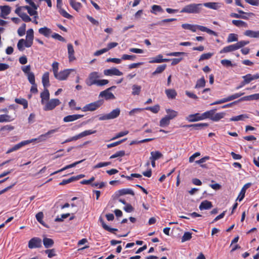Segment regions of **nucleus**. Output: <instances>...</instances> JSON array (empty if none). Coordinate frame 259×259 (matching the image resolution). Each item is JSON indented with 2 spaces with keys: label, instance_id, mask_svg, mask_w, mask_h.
<instances>
[{
  "label": "nucleus",
  "instance_id": "1",
  "mask_svg": "<svg viewBox=\"0 0 259 259\" xmlns=\"http://www.w3.org/2000/svg\"><path fill=\"white\" fill-rule=\"evenodd\" d=\"M58 128L51 130L49 131L48 132H47L46 133H45V134L40 135L37 138L32 139L30 140H26V141H22V142L17 144L16 145H14L13 147L10 148L9 149H8V151L6 152V153L9 154L13 151L18 150L19 149H20L21 147H22L23 146H24L28 144H29L32 142H34V141H38V142H41V141H45L46 140L47 137L48 135L53 134L58 132Z\"/></svg>",
  "mask_w": 259,
  "mask_h": 259
},
{
  "label": "nucleus",
  "instance_id": "2",
  "mask_svg": "<svg viewBox=\"0 0 259 259\" xmlns=\"http://www.w3.org/2000/svg\"><path fill=\"white\" fill-rule=\"evenodd\" d=\"M202 4H191L185 6L180 11L181 13L189 14H199L202 9Z\"/></svg>",
  "mask_w": 259,
  "mask_h": 259
},
{
  "label": "nucleus",
  "instance_id": "3",
  "mask_svg": "<svg viewBox=\"0 0 259 259\" xmlns=\"http://www.w3.org/2000/svg\"><path fill=\"white\" fill-rule=\"evenodd\" d=\"M60 104L61 102L58 99H52L44 104L43 109L46 111L52 110Z\"/></svg>",
  "mask_w": 259,
  "mask_h": 259
},
{
  "label": "nucleus",
  "instance_id": "4",
  "mask_svg": "<svg viewBox=\"0 0 259 259\" xmlns=\"http://www.w3.org/2000/svg\"><path fill=\"white\" fill-rule=\"evenodd\" d=\"M103 104V101L99 100L93 103L87 104L82 108L84 112L93 111L99 108Z\"/></svg>",
  "mask_w": 259,
  "mask_h": 259
},
{
  "label": "nucleus",
  "instance_id": "5",
  "mask_svg": "<svg viewBox=\"0 0 259 259\" xmlns=\"http://www.w3.org/2000/svg\"><path fill=\"white\" fill-rule=\"evenodd\" d=\"M120 110L119 108H117L114 110H113L110 113L104 114L102 116H101L99 119L100 120H109V119H112L117 118L120 114Z\"/></svg>",
  "mask_w": 259,
  "mask_h": 259
},
{
  "label": "nucleus",
  "instance_id": "6",
  "mask_svg": "<svg viewBox=\"0 0 259 259\" xmlns=\"http://www.w3.org/2000/svg\"><path fill=\"white\" fill-rule=\"evenodd\" d=\"M74 69H66L58 72L54 77L59 80H66L71 72H75Z\"/></svg>",
  "mask_w": 259,
  "mask_h": 259
},
{
  "label": "nucleus",
  "instance_id": "7",
  "mask_svg": "<svg viewBox=\"0 0 259 259\" xmlns=\"http://www.w3.org/2000/svg\"><path fill=\"white\" fill-rule=\"evenodd\" d=\"M42 246L41 239L38 237H33L28 242V247L30 249L40 248Z\"/></svg>",
  "mask_w": 259,
  "mask_h": 259
},
{
  "label": "nucleus",
  "instance_id": "8",
  "mask_svg": "<svg viewBox=\"0 0 259 259\" xmlns=\"http://www.w3.org/2000/svg\"><path fill=\"white\" fill-rule=\"evenodd\" d=\"M99 77L98 72H93L89 74L88 78L85 80V83L88 86L96 84Z\"/></svg>",
  "mask_w": 259,
  "mask_h": 259
},
{
  "label": "nucleus",
  "instance_id": "9",
  "mask_svg": "<svg viewBox=\"0 0 259 259\" xmlns=\"http://www.w3.org/2000/svg\"><path fill=\"white\" fill-rule=\"evenodd\" d=\"M104 74L106 76H121L123 75V73L117 68L113 67L110 69L104 70Z\"/></svg>",
  "mask_w": 259,
  "mask_h": 259
},
{
  "label": "nucleus",
  "instance_id": "10",
  "mask_svg": "<svg viewBox=\"0 0 259 259\" xmlns=\"http://www.w3.org/2000/svg\"><path fill=\"white\" fill-rule=\"evenodd\" d=\"M209 124L207 123H199L192 124H186L182 125L183 127H192L196 130H199L203 128V127H208Z\"/></svg>",
  "mask_w": 259,
  "mask_h": 259
},
{
  "label": "nucleus",
  "instance_id": "11",
  "mask_svg": "<svg viewBox=\"0 0 259 259\" xmlns=\"http://www.w3.org/2000/svg\"><path fill=\"white\" fill-rule=\"evenodd\" d=\"M126 194H130L132 196H134L135 193L132 189L130 188L120 189L115 193V195L117 197Z\"/></svg>",
  "mask_w": 259,
  "mask_h": 259
},
{
  "label": "nucleus",
  "instance_id": "12",
  "mask_svg": "<svg viewBox=\"0 0 259 259\" xmlns=\"http://www.w3.org/2000/svg\"><path fill=\"white\" fill-rule=\"evenodd\" d=\"M67 51L68 54V59L69 62H72L76 59L74 56V50L73 45L71 44H68L67 45Z\"/></svg>",
  "mask_w": 259,
  "mask_h": 259
},
{
  "label": "nucleus",
  "instance_id": "13",
  "mask_svg": "<svg viewBox=\"0 0 259 259\" xmlns=\"http://www.w3.org/2000/svg\"><path fill=\"white\" fill-rule=\"evenodd\" d=\"M40 97L41 98V103L44 105L50 100V93L49 90L45 88L44 91L40 93Z\"/></svg>",
  "mask_w": 259,
  "mask_h": 259
},
{
  "label": "nucleus",
  "instance_id": "14",
  "mask_svg": "<svg viewBox=\"0 0 259 259\" xmlns=\"http://www.w3.org/2000/svg\"><path fill=\"white\" fill-rule=\"evenodd\" d=\"M242 78L244 79V81L248 84L253 80L259 79V73H257L253 75L248 73L243 76Z\"/></svg>",
  "mask_w": 259,
  "mask_h": 259
},
{
  "label": "nucleus",
  "instance_id": "15",
  "mask_svg": "<svg viewBox=\"0 0 259 259\" xmlns=\"http://www.w3.org/2000/svg\"><path fill=\"white\" fill-rule=\"evenodd\" d=\"M186 119L189 122H196L202 120L201 114L199 113L190 114L186 117Z\"/></svg>",
  "mask_w": 259,
  "mask_h": 259
},
{
  "label": "nucleus",
  "instance_id": "16",
  "mask_svg": "<svg viewBox=\"0 0 259 259\" xmlns=\"http://www.w3.org/2000/svg\"><path fill=\"white\" fill-rule=\"evenodd\" d=\"M99 97H104L106 100L115 99V97L113 94L107 89L100 92Z\"/></svg>",
  "mask_w": 259,
  "mask_h": 259
},
{
  "label": "nucleus",
  "instance_id": "17",
  "mask_svg": "<svg viewBox=\"0 0 259 259\" xmlns=\"http://www.w3.org/2000/svg\"><path fill=\"white\" fill-rule=\"evenodd\" d=\"M83 115L73 114L67 115L64 117L63 121L65 122H69L75 121L83 117Z\"/></svg>",
  "mask_w": 259,
  "mask_h": 259
},
{
  "label": "nucleus",
  "instance_id": "18",
  "mask_svg": "<svg viewBox=\"0 0 259 259\" xmlns=\"http://www.w3.org/2000/svg\"><path fill=\"white\" fill-rule=\"evenodd\" d=\"M85 159H82V160H81L80 161H76L72 164H69V165H67L66 166H65V167H63L62 168L58 170H57L53 173H52L50 175L51 176H53L54 175H55L56 174H58L60 172H61V171H63L66 169H67L68 168H72V167H73L74 166H75L76 165L81 163L82 162H83Z\"/></svg>",
  "mask_w": 259,
  "mask_h": 259
},
{
  "label": "nucleus",
  "instance_id": "19",
  "mask_svg": "<svg viewBox=\"0 0 259 259\" xmlns=\"http://www.w3.org/2000/svg\"><path fill=\"white\" fill-rule=\"evenodd\" d=\"M0 9L1 11L0 16L6 19V16L8 15L11 12V8L8 6H1Z\"/></svg>",
  "mask_w": 259,
  "mask_h": 259
},
{
  "label": "nucleus",
  "instance_id": "20",
  "mask_svg": "<svg viewBox=\"0 0 259 259\" xmlns=\"http://www.w3.org/2000/svg\"><path fill=\"white\" fill-rule=\"evenodd\" d=\"M38 32L46 37H49L52 35V31L47 27H44L38 29Z\"/></svg>",
  "mask_w": 259,
  "mask_h": 259
},
{
  "label": "nucleus",
  "instance_id": "21",
  "mask_svg": "<svg viewBox=\"0 0 259 259\" xmlns=\"http://www.w3.org/2000/svg\"><path fill=\"white\" fill-rule=\"evenodd\" d=\"M212 207V204L211 202L205 200L202 201L201 202V203L199 206V208L201 210H207V209H210Z\"/></svg>",
  "mask_w": 259,
  "mask_h": 259
},
{
  "label": "nucleus",
  "instance_id": "22",
  "mask_svg": "<svg viewBox=\"0 0 259 259\" xmlns=\"http://www.w3.org/2000/svg\"><path fill=\"white\" fill-rule=\"evenodd\" d=\"M49 72H46L42 76V83L45 88H47L50 85L49 80Z\"/></svg>",
  "mask_w": 259,
  "mask_h": 259
},
{
  "label": "nucleus",
  "instance_id": "23",
  "mask_svg": "<svg viewBox=\"0 0 259 259\" xmlns=\"http://www.w3.org/2000/svg\"><path fill=\"white\" fill-rule=\"evenodd\" d=\"M162 55L160 54L152 59V60L150 61V63H160L162 62H167L169 61L168 59H163Z\"/></svg>",
  "mask_w": 259,
  "mask_h": 259
},
{
  "label": "nucleus",
  "instance_id": "24",
  "mask_svg": "<svg viewBox=\"0 0 259 259\" xmlns=\"http://www.w3.org/2000/svg\"><path fill=\"white\" fill-rule=\"evenodd\" d=\"M165 93L169 99H175L177 96V93L175 89H166L165 91Z\"/></svg>",
  "mask_w": 259,
  "mask_h": 259
},
{
  "label": "nucleus",
  "instance_id": "25",
  "mask_svg": "<svg viewBox=\"0 0 259 259\" xmlns=\"http://www.w3.org/2000/svg\"><path fill=\"white\" fill-rule=\"evenodd\" d=\"M202 5L203 6L213 10H218L221 7L220 3L215 2L205 3Z\"/></svg>",
  "mask_w": 259,
  "mask_h": 259
},
{
  "label": "nucleus",
  "instance_id": "26",
  "mask_svg": "<svg viewBox=\"0 0 259 259\" xmlns=\"http://www.w3.org/2000/svg\"><path fill=\"white\" fill-rule=\"evenodd\" d=\"M244 35L251 38H259V30H247L244 32Z\"/></svg>",
  "mask_w": 259,
  "mask_h": 259
},
{
  "label": "nucleus",
  "instance_id": "27",
  "mask_svg": "<svg viewBox=\"0 0 259 259\" xmlns=\"http://www.w3.org/2000/svg\"><path fill=\"white\" fill-rule=\"evenodd\" d=\"M99 221L101 224V225L104 229L105 230L109 231L111 233H114L115 231H117L118 230L115 228H111L109 227L108 226H107L106 223H105L104 220L102 219V217L99 218Z\"/></svg>",
  "mask_w": 259,
  "mask_h": 259
},
{
  "label": "nucleus",
  "instance_id": "28",
  "mask_svg": "<svg viewBox=\"0 0 259 259\" xmlns=\"http://www.w3.org/2000/svg\"><path fill=\"white\" fill-rule=\"evenodd\" d=\"M217 109H212L209 111H206L201 114L202 119L209 118L212 120V118L214 115V114Z\"/></svg>",
  "mask_w": 259,
  "mask_h": 259
},
{
  "label": "nucleus",
  "instance_id": "29",
  "mask_svg": "<svg viewBox=\"0 0 259 259\" xmlns=\"http://www.w3.org/2000/svg\"><path fill=\"white\" fill-rule=\"evenodd\" d=\"M235 44L231 45L223 48L222 50H221L220 52L221 54L222 53H227L229 52H231L233 51H235L237 50Z\"/></svg>",
  "mask_w": 259,
  "mask_h": 259
},
{
  "label": "nucleus",
  "instance_id": "30",
  "mask_svg": "<svg viewBox=\"0 0 259 259\" xmlns=\"http://www.w3.org/2000/svg\"><path fill=\"white\" fill-rule=\"evenodd\" d=\"M166 112L167 115H165L170 120H171L177 117L178 115L177 111L170 109H166Z\"/></svg>",
  "mask_w": 259,
  "mask_h": 259
},
{
  "label": "nucleus",
  "instance_id": "31",
  "mask_svg": "<svg viewBox=\"0 0 259 259\" xmlns=\"http://www.w3.org/2000/svg\"><path fill=\"white\" fill-rule=\"evenodd\" d=\"M43 244L45 248H49L53 246L54 241L51 238L45 237L43 239Z\"/></svg>",
  "mask_w": 259,
  "mask_h": 259
},
{
  "label": "nucleus",
  "instance_id": "32",
  "mask_svg": "<svg viewBox=\"0 0 259 259\" xmlns=\"http://www.w3.org/2000/svg\"><path fill=\"white\" fill-rule=\"evenodd\" d=\"M232 24L238 27H245L246 28L248 27V24L246 22L240 20H233L232 21Z\"/></svg>",
  "mask_w": 259,
  "mask_h": 259
},
{
  "label": "nucleus",
  "instance_id": "33",
  "mask_svg": "<svg viewBox=\"0 0 259 259\" xmlns=\"http://www.w3.org/2000/svg\"><path fill=\"white\" fill-rule=\"evenodd\" d=\"M197 29L201 31L206 32L209 34L213 35L214 36L217 35V33L215 31H214L205 26L198 25H197Z\"/></svg>",
  "mask_w": 259,
  "mask_h": 259
},
{
  "label": "nucleus",
  "instance_id": "34",
  "mask_svg": "<svg viewBox=\"0 0 259 259\" xmlns=\"http://www.w3.org/2000/svg\"><path fill=\"white\" fill-rule=\"evenodd\" d=\"M69 4L71 7L76 11H79L82 7V5L79 2H76L74 0H69Z\"/></svg>",
  "mask_w": 259,
  "mask_h": 259
},
{
  "label": "nucleus",
  "instance_id": "35",
  "mask_svg": "<svg viewBox=\"0 0 259 259\" xmlns=\"http://www.w3.org/2000/svg\"><path fill=\"white\" fill-rule=\"evenodd\" d=\"M150 154L151 156L150 157L149 159H153L155 161L161 158L163 156L162 153L158 151H152L151 152Z\"/></svg>",
  "mask_w": 259,
  "mask_h": 259
},
{
  "label": "nucleus",
  "instance_id": "36",
  "mask_svg": "<svg viewBox=\"0 0 259 259\" xmlns=\"http://www.w3.org/2000/svg\"><path fill=\"white\" fill-rule=\"evenodd\" d=\"M249 116L247 114H243L236 116H233L230 118V121H237L239 120H244L246 118H248Z\"/></svg>",
  "mask_w": 259,
  "mask_h": 259
},
{
  "label": "nucleus",
  "instance_id": "37",
  "mask_svg": "<svg viewBox=\"0 0 259 259\" xmlns=\"http://www.w3.org/2000/svg\"><path fill=\"white\" fill-rule=\"evenodd\" d=\"M206 84V80L203 76L200 79H198L195 86V89H199L205 87Z\"/></svg>",
  "mask_w": 259,
  "mask_h": 259
},
{
  "label": "nucleus",
  "instance_id": "38",
  "mask_svg": "<svg viewBox=\"0 0 259 259\" xmlns=\"http://www.w3.org/2000/svg\"><path fill=\"white\" fill-rule=\"evenodd\" d=\"M15 102L17 104L22 105L24 109H26L28 107V102L24 98H15Z\"/></svg>",
  "mask_w": 259,
  "mask_h": 259
},
{
  "label": "nucleus",
  "instance_id": "39",
  "mask_svg": "<svg viewBox=\"0 0 259 259\" xmlns=\"http://www.w3.org/2000/svg\"><path fill=\"white\" fill-rule=\"evenodd\" d=\"M170 119L166 116L162 118L159 122V126L163 127L168 126L170 123Z\"/></svg>",
  "mask_w": 259,
  "mask_h": 259
},
{
  "label": "nucleus",
  "instance_id": "40",
  "mask_svg": "<svg viewBox=\"0 0 259 259\" xmlns=\"http://www.w3.org/2000/svg\"><path fill=\"white\" fill-rule=\"evenodd\" d=\"M225 114H226V113L224 112L217 113H214V115L213 116V117L212 118V120L213 121H215V122L218 121L221 119L224 118Z\"/></svg>",
  "mask_w": 259,
  "mask_h": 259
},
{
  "label": "nucleus",
  "instance_id": "41",
  "mask_svg": "<svg viewBox=\"0 0 259 259\" xmlns=\"http://www.w3.org/2000/svg\"><path fill=\"white\" fill-rule=\"evenodd\" d=\"M14 120V118L7 114L0 115V122H10Z\"/></svg>",
  "mask_w": 259,
  "mask_h": 259
},
{
  "label": "nucleus",
  "instance_id": "42",
  "mask_svg": "<svg viewBox=\"0 0 259 259\" xmlns=\"http://www.w3.org/2000/svg\"><path fill=\"white\" fill-rule=\"evenodd\" d=\"M166 67V64H163V65L158 66L156 68V70L153 72H152V75H155L157 74L162 73L165 69Z\"/></svg>",
  "mask_w": 259,
  "mask_h": 259
},
{
  "label": "nucleus",
  "instance_id": "43",
  "mask_svg": "<svg viewBox=\"0 0 259 259\" xmlns=\"http://www.w3.org/2000/svg\"><path fill=\"white\" fill-rule=\"evenodd\" d=\"M163 12V10L160 6L154 5L152 6V10H151L152 13L156 15L157 12L162 13Z\"/></svg>",
  "mask_w": 259,
  "mask_h": 259
},
{
  "label": "nucleus",
  "instance_id": "44",
  "mask_svg": "<svg viewBox=\"0 0 259 259\" xmlns=\"http://www.w3.org/2000/svg\"><path fill=\"white\" fill-rule=\"evenodd\" d=\"M238 40V35L235 33H230L227 37V41L232 42Z\"/></svg>",
  "mask_w": 259,
  "mask_h": 259
},
{
  "label": "nucleus",
  "instance_id": "45",
  "mask_svg": "<svg viewBox=\"0 0 259 259\" xmlns=\"http://www.w3.org/2000/svg\"><path fill=\"white\" fill-rule=\"evenodd\" d=\"M96 133V131H93L92 130H90L84 131L79 133L78 135L79 136V138L80 139L82 137L95 134Z\"/></svg>",
  "mask_w": 259,
  "mask_h": 259
},
{
  "label": "nucleus",
  "instance_id": "46",
  "mask_svg": "<svg viewBox=\"0 0 259 259\" xmlns=\"http://www.w3.org/2000/svg\"><path fill=\"white\" fill-rule=\"evenodd\" d=\"M141 91V87L140 85L134 84L132 86V95H139Z\"/></svg>",
  "mask_w": 259,
  "mask_h": 259
},
{
  "label": "nucleus",
  "instance_id": "47",
  "mask_svg": "<svg viewBox=\"0 0 259 259\" xmlns=\"http://www.w3.org/2000/svg\"><path fill=\"white\" fill-rule=\"evenodd\" d=\"M125 155V151L124 150H120L117 151L115 154L112 155L110 157V159H113L117 157H122Z\"/></svg>",
  "mask_w": 259,
  "mask_h": 259
},
{
  "label": "nucleus",
  "instance_id": "48",
  "mask_svg": "<svg viewBox=\"0 0 259 259\" xmlns=\"http://www.w3.org/2000/svg\"><path fill=\"white\" fill-rule=\"evenodd\" d=\"M144 109L149 110L154 113H157L160 110V106L158 105H156L153 107H147Z\"/></svg>",
  "mask_w": 259,
  "mask_h": 259
},
{
  "label": "nucleus",
  "instance_id": "49",
  "mask_svg": "<svg viewBox=\"0 0 259 259\" xmlns=\"http://www.w3.org/2000/svg\"><path fill=\"white\" fill-rule=\"evenodd\" d=\"M76 103L73 99H71L68 103L69 107L71 110H79L81 109L80 107H76Z\"/></svg>",
  "mask_w": 259,
  "mask_h": 259
},
{
  "label": "nucleus",
  "instance_id": "50",
  "mask_svg": "<svg viewBox=\"0 0 259 259\" xmlns=\"http://www.w3.org/2000/svg\"><path fill=\"white\" fill-rule=\"evenodd\" d=\"M245 14L240 15L235 13H231L230 15L232 18H241L245 20L248 19V16H246Z\"/></svg>",
  "mask_w": 259,
  "mask_h": 259
},
{
  "label": "nucleus",
  "instance_id": "51",
  "mask_svg": "<svg viewBox=\"0 0 259 259\" xmlns=\"http://www.w3.org/2000/svg\"><path fill=\"white\" fill-rule=\"evenodd\" d=\"M191 238L192 233L189 232H186L184 234L183 236H182L181 241L182 242H184L185 241L190 240Z\"/></svg>",
  "mask_w": 259,
  "mask_h": 259
},
{
  "label": "nucleus",
  "instance_id": "52",
  "mask_svg": "<svg viewBox=\"0 0 259 259\" xmlns=\"http://www.w3.org/2000/svg\"><path fill=\"white\" fill-rule=\"evenodd\" d=\"M59 12L62 16L66 18L70 19L72 18V16L71 15L68 13L64 9L62 8L59 9Z\"/></svg>",
  "mask_w": 259,
  "mask_h": 259
},
{
  "label": "nucleus",
  "instance_id": "53",
  "mask_svg": "<svg viewBox=\"0 0 259 259\" xmlns=\"http://www.w3.org/2000/svg\"><path fill=\"white\" fill-rule=\"evenodd\" d=\"M45 253L48 254V256L49 258H52L57 255L56 253V250L54 248L51 249H47L45 250Z\"/></svg>",
  "mask_w": 259,
  "mask_h": 259
},
{
  "label": "nucleus",
  "instance_id": "54",
  "mask_svg": "<svg viewBox=\"0 0 259 259\" xmlns=\"http://www.w3.org/2000/svg\"><path fill=\"white\" fill-rule=\"evenodd\" d=\"M247 185H245L242 188V189L241 190V191L237 198V200H238L239 201H242L243 198H244L245 197V186H246Z\"/></svg>",
  "mask_w": 259,
  "mask_h": 259
},
{
  "label": "nucleus",
  "instance_id": "55",
  "mask_svg": "<svg viewBox=\"0 0 259 259\" xmlns=\"http://www.w3.org/2000/svg\"><path fill=\"white\" fill-rule=\"evenodd\" d=\"M212 55V53H210L203 54L200 56L198 61L200 62L204 60L209 59L211 57Z\"/></svg>",
  "mask_w": 259,
  "mask_h": 259
},
{
  "label": "nucleus",
  "instance_id": "56",
  "mask_svg": "<svg viewBox=\"0 0 259 259\" xmlns=\"http://www.w3.org/2000/svg\"><path fill=\"white\" fill-rule=\"evenodd\" d=\"M26 29V24L23 23L21 27L18 29V34L20 36H22L25 34Z\"/></svg>",
  "mask_w": 259,
  "mask_h": 259
},
{
  "label": "nucleus",
  "instance_id": "57",
  "mask_svg": "<svg viewBox=\"0 0 259 259\" xmlns=\"http://www.w3.org/2000/svg\"><path fill=\"white\" fill-rule=\"evenodd\" d=\"M52 67L54 75L56 76V75L59 72V63L57 62H54L52 65Z\"/></svg>",
  "mask_w": 259,
  "mask_h": 259
},
{
  "label": "nucleus",
  "instance_id": "58",
  "mask_svg": "<svg viewBox=\"0 0 259 259\" xmlns=\"http://www.w3.org/2000/svg\"><path fill=\"white\" fill-rule=\"evenodd\" d=\"M70 216L69 213L62 214L61 215V217L58 216L55 220V221L56 222H63L64 219L67 218Z\"/></svg>",
  "mask_w": 259,
  "mask_h": 259
},
{
  "label": "nucleus",
  "instance_id": "59",
  "mask_svg": "<svg viewBox=\"0 0 259 259\" xmlns=\"http://www.w3.org/2000/svg\"><path fill=\"white\" fill-rule=\"evenodd\" d=\"M111 162H100L98 164H96L93 166V169H97L100 167H102L104 166H106L111 164Z\"/></svg>",
  "mask_w": 259,
  "mask_h": 259
},
{
  "label": "nucleus",
  "instance_id": "60",
  "mask_svg": "<svg viewBox=\"0 0 259 259\" xmlns=\"http://www.w3.org/2000/svg\"><path fill=\"white\" fill-rule=\"evenodd\" d=\"M51 36L53 38L57 39V40H59L60 41H62V42H65L66 41L65 39L63 37H62L61 35H60V34H59L58 33H53L51 35Z\"/></svg>",
  "mask_w": 259,
  "mask_h": 259
},
{
  "label": "nucleus",
  "instance_id": "61",
  "mask_svg": "<svg viewBox=\"0 0 259 259\" xmlns=\"http://www.w3.org/2000/svg\"><path fill=\"white\" fill-rule=\"evenodd\" d=\"M35 218L36 220L41 225H44L43 223V218H44V214L42 212H38L36 215Z\"/></svg>",
  "mask_w": 259,
  "mask_h": 259
},
{
  "label": "nucleus",
  "instance_id": "62",
  "mask_svg": "<svg viewBox=\"0 0 259 259\" xmlns=\"http://www.w3.org/2000/svg\"><path fill=\"white\" fill-rule=\"evenodd\" d=\"M128 134V131H123V132H119L118 134H117L115 135V137H113L111 139V140H115V139H118L119 138L122 137L123 136H124L127 135Z\"/></svg>",
  "mask_w": 259,
  "mask_h": 259
},
{
  "label": "nucleus",
  "instance_id": "63",
  "mask_svg": "<svg viewBox=\"0 0 259 259\" xmlns=\"http://www.w3.org/2000/svg\"><path fill=\"white\" fill-rule=\"evenodd\" d=\"M33 34H34L33 30L32 28L29 29L27 31V34H26V39L33 40V37H34Z\"/></svg>",
  "mask_w": 259,
  "mask_h": 259
},
{
  "label": "nucleus",
  "instance_id": "64",
  "mask_svg": "<svg viewBox=\"0 0 259 259\" xmlns=\"http://www.w3.org/2000/svg\"><path fill=\"white\" fill-rule=\"evenodd\" d=\"M20 17L25 22H28L31 21V18L26 13L21 14Z\"/></svg>",
  "mask_w": 259,
  "mask_h": 259
}]
</instances>
